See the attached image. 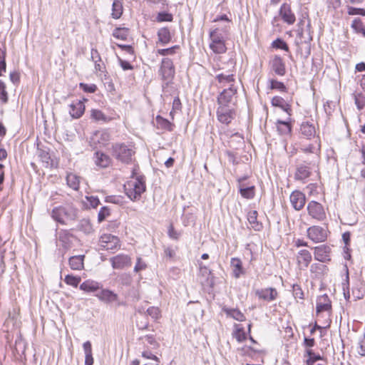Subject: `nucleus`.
<instances>
[{
  "label": "nucleus",
  "instance_id": "f257e3e1",
  "mask_svg": "<svg viewBox=\"0 0 365 365\" xmlns=\"http://www.w3.org/2000/svg\"><path fill=\"white\" fill-rule=\"evenodd\" d=\"M229 35V26H224L210 31V48L215 53H224L227 51L225 40Z\"/></svg>",
  "mask_w": 365,
  "mask_h": 365
},
{
  "label": "nucleus",
  "instance_id": "f03ea898",
  "mask_svg": "<svg viewBox=\"0 0 365 365\" xmlns=\"http://www.w3.org/2000/svg\"><path fill=\"white\" fill-rule=\"evenodd\" d=\"M112 155L123 163L130 164L133 161V157L135 153V147L132 144L116 143L111 148Z\"/></svg>",
  "mask_w": 365,
  "mask_h": 365
},
{
  "label": "nucleus",
  "instance_id": "7ed1b4c3",
  "mask_svg": "<svg viewBox=\"0 0 365 365\" xmlns=\"http://www.w3.org/2000/svg\"><path fill=\"white\" fill-rule=\"evenodd\" d=\"M145 177L143 175L133 178L124 185L125 194L131 200H138L145 191Z\"/></svg>",
  "mask_w": 365,
  "mask_h": 365
},
{
  "label": "nucleus",
  "instance_id": "20e7f679",
  "mask_svg": "<svg viewBox=\"0 0 365 365\" xmlns=\"http://www.w3.org/2000/svg\"><path fill=\"white\" fill-rule=\"evenodd\" d=\"M51 216L56 222L62 225H66L68 220H76V212L72 208L60 206L53 209Z\"/></svg>",
  "mask_w": 365,
  "mask_h": 365
},
{
  "label": "nucleus",
  "instance_id": "39448f33",
  "mask_svg": "<svg viewBox=\"0 0 365 365\" xmlns=\"http://www.w3.org/2000/svg\"><path fill=\"white\" fill-rule=\"evenodd\" d=\"M237 88L233 85L224 89L217 96L218 106L233 107L237 100Z\"/></svg>",
  "mask_w": 365,
  "mask_h": 365
},
{
  "label": "nucleus",
  "instance_id": "423d86ee",
  "mask_svg": "<svg viewBox=\"0 0 365 365\" xmlns=\"http://www.w3.org/2000/svg\"><path fill=\"white\" fill-rule=\"evenodd\" d=\"M110 139V134L107 130H96L90 138V144L94 148H101L107 145Z\"/></svg>",
  "mask_w": 365,
  "mask_h": 365
},
{
  "label": "nucleus",
  "instance_id": "0eeeda50",
  "mask_svg": "<svg viewBox=\"0 0 365 365\" xmlns=\"http://www.w3.org/2000/svg\"><path fill=\"white\" fill-rule=\"evenodd\" d=\"M307 209L312 218L317 221H323L326 219L324 207L319 202L312 200L308 203Z\"/></svg>",
  "mask_w": 365,
  "mask_h": 365
},
{
  "label": "nucleus",
  "instance_id": "6e6552de",
  "mask_svg": "<svg viewBox=\"0 0 365 365\" xmlns=\"http://www.w3.org/2000/svg\"><path fill=\"white\" fill-rule=\"evenodd\" d=\"M99 244L104 250L110 251L116 250L120 247L119 238L110 234L103 235L100 238Z\"/></svg>",
  "mask_w": 365,
  "mask_h": 365
},
{
  "label": "nucleus",
  "instance_id": "1a4fd4ad",
  "mask_svg": "<svg viewBox=\"0 0 365 365\" xmlns=\"http://www.w3.org/2000/svg\"><path fill=\"white\" fill-rule=\"evenodd\" d=\"M307 236L315 243L323 242L327 238V230L320 226L314 225L307 229Z\"/></svg>",
  "mask_w": 365,
  "mask_h": 365
},
{
  "label": "nucleus",
  "instance_id": "9d476101",
  "mask_svg": "<svg viewBox=\"0 0 365 365\" xmlns=\"http://www.w3.org/2000/svg\"><path fill=\"white\" fill-rule=\"evenodd\" d=\"M235 115L233 107L218 106L217 109V120L225 125H228L234 119Z\"/></svg>",
  "mask_w": 365,
  "mask_h": 365
},
{
  "label": "nucleus",
  "instance_id": "9b49d317",
  "mask_svg": "<svg viewBox=\"0 0 365 365\" xmlns=\"http://www.w3.org/2000/svg\"><path fill=\"white\" fill-rule=\"evenodd\" d=\"M160 74L164 81L171 80L175 75V67L170 58H165L162 60Z\"/></svg>",
  "mask_w": 365,
  "mask_h": 365
},
{
  "label": "nucleus",
  "instance_id": "f8f14e48",
  "mask_svg": "<svg viewBox=\"0 0 365 365\" xmlns=\"http://www.w3.org/2000/svg\"><path fill=\"white\" fill-rule=\"evenodd\" d=\"M300 150L305 153H312L314 155V159L312 162H313V165H316L318 163L321 150L320 140L319 139H315L314 143L309 145L302 144Z\"/></svg>",
  "mask_w": 365,
  "mask_h": 365
},
{
  "label": "nucleus",
  "instance_id": "ddd939ff",
  "mask_svg": "<svg viewBox=\"0 0 365 365\" xmlns=\"http://www.w3.org/2000/svg\"><path fill=\"white\" fill-rule=\"evenodd\" d=\"M113 269H121L131 266L130 257L124 254H120L110 259Z\"/></svg>",
  "mask_w": 365,
  "mask_h": 365
},
{
  "label": "nucleus",
  "instance_id": "4468645a",
  "mask_svg": "<svg viewBox=\"0 0 365 365\" xmlns=\"http://www.w3.org/2000/svg\"><path fill=\"white\" fill-rule=\"evenodd\" d=\"M255 293L259 299H262L266 302L274 301L278 297V292L277 289L272 287L258 289L255 290Z\"/></svg>",
  "mask_w": 365,
  "mask_h": 365
},
{
  "label": "nucleus",
  "instance_id": "2eb2a0df",
  "mask_svg": "<svg viewBox=\"0 0 365 365\" xmlns=\"http://www.w3.org/2000/svg\"><path fill=\"white\" fill-rule=\"evenodd\" d=\"M314 165L313 162L299 165L294 174L295 180L304 182L311 175L312 166Z\"/></svg>",
  "mask_w": 365,
  "mask_h": 365
},
{
  "label": "nucleus",
  "instance_id": "dca6fc26",
  "mask_svg": "<svg viewBox=\"0 0 365 365\" xmlns=\"http://www.w3.org/2000/svg\"><path fill=\"white\" fill-rule=\"evenodd\" d=\"M290 202L294 210H301L306 202L305 195L299 190L293 191L290 195Z\"/></svg>",
  "mask_w": 365,
  "mask_h": 365
},
{
  "label": "nucleus",
  "instance_id": "f3484780",
  "mask_svg": "<svg viewBox=\"0 0 365 365\" xmlns=\"http://www.w3.org/2000/svg\"><path fill=\"white\" fill-rule=\"evenodd\" d=\"M87 100L83 98V101H76L69 105V114L73 118H81L85 111L84 101Z\"/></svg>",
  "mask_w": 365,
  "mask_h": 365
},
{
  "label": "nucleus",
  "instance_id": "a211bd4d",
  "mask_svg": "<svg viewBox=\"0 0 365 365\" xmlns=\"http://www.w3.org/2000/svg\"><path fill=\"white\" fill-rule=\"evenodd\" d=\"M100 289L101 290L95 294L100 301L108 304L118 302V296L117 294L108 289L101 288Z\"/></svg>",
  "mask_w": 365,
  "mask_h": 365
},
{
  "label": "nucleus",
  "instance_id": "6ab92c4d",
  "mask_svg": "<svg viewBox=\"0 0 365 365\" xmlns=\"http://www.w3.org/2000/svg\"><path fill=\"white\" fill-rule=\"evenodd\" d=\"M246 179V177L238 179L239 192L242 197L252 199L255 195V187L254 185L246 186L243 182Z\"/></svg>",
  "mask_w": 365,
  "mask_h": 365
},
{
  "label": "nucleus",
  "instance_id": "aec40b11",
  "mask_svg": "<svg viewBox=\"0 0 365 365\" xmlns=\"http://www.w3.org/2000/svg\"><path fill=\"white\" fill-rule=\"evenodd\" d=\"M279 13L282 20L287 24L292 25L295 22V15L289 4H283L279 9Z\"/></svg>",
  "mask_w": 365,
  "mask_h": 365
},
{
  "label": "nucleus",
  "instance_id": "412c9836",
  "mask_svg": "<svg viewBox=\"0 0 365 365\" xmlns=\"http://www.w3.org/2000/svg\"><path fill=\"white\" fill-rule=\"evenodd\" d=\"M312 255L309 251L307 250H300L297 255V262L299 267L301 269H304L308 267L312 261Z\"/></svg>",
  "mask_w": 365,
  "mask_h": 365
},
{
  "label": "nucleus",
  "instance_id": "4be33fe9",
  "mask_svg": "<svg viewBox=\"0 0 365 365\" xmlns=\"http://www.w3.org/2000/svg\"><path fill=\"white\" fill-rule=\"evenodd\" d=\"M272 70L278 76H282L286 73L285 64L279 56H274L270 61Z\"/></svg>",
  "mask_w": 365,
  "mask_h": 365
},
{
  "label": "nucleus",
  "instance_id": "5701e85b",
  "mask_svg": "<svg viewBox=\"0 0 365 365\" xmlns=\"http://www.w3.org/2000/svg\"><path fill=\"white\" fill-rule=\"evenodd\" d=\"M330 248L329 247L322 245L314 248V258L320 262H326L330 260L329 258Z\"/></svg>",
  "mask_w": 365,
  "mask_h": 365
},
{
  "label": "nucleus",
  "instance_id": "b1692460",
  "mask_svg": "<svg viewBox=\"0 0 365 365\" xmlns=\"http://www.w3.org/2000/svg\"><path fill=\"white\" fill-rule=\"evenodd\" d=\"M331 308V301L327 294L320 296L317 299L316 309L318 314L323 312H329Z\"/></svg>",
  "mask_w": 365,
  "mask_h": 365
},
{
  "label": "nucleus",
  "instance_id": "393cba45",
  "mask_svg": "<svg viewBox=\"0 0 365 365\" xmlns=\"http://www.w3.org/2000/svg\"><path fill=\"white\" fill-rule=\"evenodd\" d=\"M110 163L111 160L108 155L98 151L95 153V163L98 167L106 168L110 165Z\"/></svg>",
  "mask_w": 365,
  "mask_h": 365
},
{
  "label": "nucleus",
  "instance_id": "a878e982",
  "mask_svg": "<svg viewBox=\"0 0 365 365\" xmlns=\"http://www.w3.org/2000/svg\"><path fill=\"white\" fill-rule=\"evenodd\" d=\"M102 287L103 285L101 283L91 279L86 280L80 285V289L86 292H97Z\"/></svg>",
  "mask_w": 365,
  "mask_h": 365
},
{
  "label": "nucleus",
  "instance_id": "bb28decb",
  "mask_svg": "<svg viewBox=\"0 0 365 365\" xmlns=\"http://www.w3.org/2000/svg\"><path fill=\"white\" fill-rule=\"evenodd\" d=\"M215 78L221 86H228L230 87L231 85L234 86V83H235L233 73H219L216 76Z\"/></svg>",
  "mask_w": 365,
  "mask_h": 365
},
{
  "label": "nucleus",
  "instance_id": "cd10ccee",
  "mask_svg": "<svg viewBox=\"0 0 365 365\" xmlns=\"http://www.w3.org/2000/svg\"><path fill=\"white\" fill-rule=\"evenodd\" d=\"M36 155L39 160L43 163V166L46 168H51L53 165L52 160L51 159V156L48 150H45L43 148H38Z\"/></svg>",
  "mask_w": 365,
  "mask_h": 365
},
{
  "label": "nucleus",
  "instance_id": "c85d7f7f",
  "mask_svg": "<svg viewBox=\"0 0 365 365\" xmlns=\"http://www.w3.org/2000/svg\"><path fill=\"white\" fill-rule=\"evenodd\" d=\"M230 265L232 268L233 276L235 278H239L244 274L242 263L239 258L233 257L231 259Z\"/></svg>",
  "mask_w": 365,
  "mask_h": 365
},
{
  "label": "nucleus",
  "instance_id": "c756f323",
  "mask_svg": "<svg viewBox=\"0 0 365 365\" xmlns=\"http://www.w3.org/2000/svg\"><path fill=\"white\" fill-rule=\"evenodd\" d=\"M300 130L302 135L307 139H311L312 137H314L316 133L314 126L308 122L302 123Z\"/></svg>",
  "mask_w": 365,
  "mask_h": 365
},
{
  "label": "nucleus",
  "instance_id": "7c9ffc66",
  "mask_svg": "<svg viewBox=\"0 0 365 365\" xmlns=\"http://www.w3.org/2000/svg\"><path fill=\"white\" fill-rule=\"evenodd\" d=\"M247 220L252 229L259 231L262 228V223L257 221V212L251 210L247 213Z\"/></svg>",
  "mask_w": 365,
  "mask_h": 365
},
{
  "label": "nucleus",
  "instance_id": "2f4dec72",
  "mask_svg": "<svg viewBox=\"0 0 365 365\" xmlns=\"http://www.w3.org/2000/svg\"><path fill=\"white\" fill-rule=\"evenodd\" d=\"M84 255H76L70 257L69 266L73 270H81L83 268Z\"/></svg>",
  "mask_w": 365,
  "mask_h": 365
},
{
  "label": "nucleus",
  "instance_id": "473e14b6",
  "mask_svg": "<svg viewBox=\"0 0 365 365\" xmlns=\"http://www.w3.org/2000/svg\"><path fill=\"white\" fill-rule=\"evenodd\" d=\"M81 178L74 173H68L66 176V182L69 187L74 190H78L79 188Z\"/></svg>",
  "mask_w": 365,
  "mask_h": 365
},
{
  "label": "nucleus",
  "instance_id": "72a5a7b5",
  "mask_svg": "<svg viewBox=\"0 0 365 365\" xmlns=\"http://www.w3.org/2000/svg\"><path fill=\"white\" fill-rule=\"evenodd\" d=\"M223 311L228 317H230L237 321L243 322L245 320V316L238 309L224 308Z\"/></svg>",
  "mask_w": 365,
  "mask_h": 365
},
{
  "label": "nucleus",
  "instance_id": "f704fd0d",
  "mask_svg": "<svg viewBox=\"0 0 365 365\" xmlns=\"http://www.w3.org/2000/svg\"><path fill=\"white\" fill-rule=\"evenodd\" d=\"M72 237L73 235L68 230H61L59 232L58 239L65 248H68L71 244V238Z\"/></svg>",
  "mask_w": 365,
  "mask_h": 365
},
{
  "label": "nucleus",
  "instance_id": "c9c22d12",
  "mask_svg": "<svg viewBox=\"0 0 365 365\" xmlns=\"http://www.w3.org/2000/svg\"><path fill=\"white\" fill-rule=\"evenodd\" d=\"M277 129L280 135H288L291 133V125L287 121L277 120Z\"/></svg>",
  "mask_w": 365,
  "mask_h": 365
},
{
  "label": "nucleus",
  "instance_id": "e433bc0d",
  "mask_svg": "<svg viewBox=\"0 0 365 365\" xmlns=\"http://www.w3.org/2000/svg\"><path fill=\"white\" fill-rule=\"evenodd\" d=\"M77 230L86 234H90L93 232V227L88 219H82L78 224Z\"/></svg>",
  "mask_w": 365,
  "mask_h": 365
},
{
  "label": "nucleus",
  "instance_id": "4c0bfd02",
  "mask_svg": "<svg viewBox=\"0 0 365 365\" xmlns=\"http://www.w3.org/2000/svg\"><path fill=\"white\" fill-rule=\"evenodd\" d=\"M159 41L163 44H166L170 42L171 35L170 30L168 28H162L158 32Z\"/></svg>",
  "mask_w": 365,
  "mask_h": 365
},
{
  "label": "nucleus",
  "instance_id": "58836bf2",
  "mask_svg": "<svg viewBox=\"0 0 365 365\" xmlns=\"http://www.w3.org/2000/svg\"><path fill=\"white\" fill-rule=\"evenodd\" d=\"M123 14V5L119 0H114L112 5V17L115 19H119Z\"/></svg>",
  "mask_w": 365,
  "mask_h": 365
},
{
  "label": "nucleus",
  "instance_id": "ea45409f",
  "mask_svg": "<svg viewBox=\"0 0 365 365\" xmlns=\"http://www.w3.org/2000/svg\"><path fill=\"white\" fill-rule=\"evenodd\" d=\"M156 123L158 128L165 129L169 131H172L173 130L174 125L168 120L160 115H158L156 117Z\"/></svg>",
  "mask_w": 365,
  "mask_h": 365
},
{
  "label": "nucleus",
  "instance_id": "a19ab883",
  "mask_svg": "<svg viewBox=\"0 0 365 365\" xmlns=\"http://www.w3.org/2000/svg\"><path fill=\"white\" fill-rule=\"evenodd\" d=\"M312 40V36L309 34L308 37L304 39V43L302 44L300 47L301 55L304 58H307L311 53V46L310 42Z\"/></svg>",
  "mask_w": 365,
  "mask_h": 365
},
{
  "label": "nucleus",
  "instance_id": "79ce46f5",
  "mask_svg": "<svg viewBox=\"0 0 365 365\" xmlns=\"http://www.w3.org/2000/svg\"><path fill=\"white\" fill-rule=\"evenodd\" d=\"M113 36L115 38L125 41L129 36V29L127 28H116L113 31Z\"/></svg>",
  "mask_w": 365,
  "mask_h": 365
},
{
  "label": "nucleus",
  "instance_id": "37998d69",
  "mask_svg": "<svg viewBox=\"0 0 365 365\" xmlns=\"http://www.w3.org/2000/svg\"><path fill=\"white\" fill-rule=\"evenodd\" d=\"M91 116L96 121L108 122L110 118L106 116L101 110L98 109H92L91 111Z\"/></svg>",
  "mask_w": 365,
  "mask_h": 365
},
{
  "label": "nucleus",
  "instance_id": "c03bdc74",
  "mask_svg": "<svg viewBox=\"0 0 365 365\" xmlns=\"http://www.w3.org/2000/svg\"><path fill=\"white\" fill-rule=\"evenodd\" d=\"M351 28L358 34H362L365 36V27L362 21L359 18L353 20Z\"/></svg>",
  "mask_w": 365,
  "mask_h": 365
},
{
  "label": "nucleus",
  "instance_id": "a18cd8bd",
  "mask_svg": "<svg viewBox=\"0 0 365 365\" xmlns=\"http://www.w3.org/2000/svg\"><path fill=\"white\" fill-rule=\"evenodd\" d=\"M364 288L361 283L352 289V295L355 301L362 299L364 296Z\"/></svg>",
  "mask_w": 365,
  "mask_h": 365
},
{
  "label": "nucleus",
  "instance_id": "49530a36",
  "mask_svg": "<svg viewBox=\"0 0 365 365\" xmlns=\"http://www.w3.org/2000/svg\"><path fill=\"white\" fill-rule=\"evenodd\" d=\"M182 109V104L180 98L175 97L173 102L172 110L170 112V116L172 119H174V115L176 113L180 111Z\"/></svg>",
  "mask_w": 365,
  "mask_h": 365
},
{
  "label": "nucleus",
  "instance_id": "de8ad7c7",
  "mask_svg": "<svg viewBox=\"0 0 365 365\" xmlns=\"http://www.w3.org/2000/svg\"><path fill=\"white\" fill-rule=\"evenodd\" d=\"M64 282L68 285H71L73 287H77L81 282V277L67 274L65 277Z\"/></svg>",
  "mask_w": 365,
  "mask_h": 365
},
{
  "label": "nucleus",
  "instance_id": "09e8293b",
  "mask_svg": "<svg viewBox=\"0 0 365 365\" xmlns=\"http://www.w3.org/2000/svg\"><path fill=\"white\" fill-rule=\"evenodd\" d=\"M168 235L169 237L174 240H178L182 235L180 231H178L174 228L173 224H170L168 229Z\"/></svg>",
  "mask_w": 365,
  "mask_h": 365
},
{
  "label": "nucleus",
  "instance_id": "8fccbe9b",
  "mask_svg": "<svg viewBox=\"0 0 365 365\" xmlns=\"http://www.w3.org/2000/svg\"><path fill=\"white\" fill-rule=\"evenodd\" d=\"M6 86L4 82L0 80V100L3 103H6L9 100Z\"/></svg>",
  "mask_w": 365,
  "mask_h": 365
},
{
  "label": "nucleus",
  "instance_id": "3c124183",
  "mask_svg": "<svg viewBox=\"0 0 365 365\" xmlns=\"http://www.w3.org/2000/svg\"><path fill=\"white\" fill-rule=\"evenodd\" d=\"M344 296L346 300H349L350 299V292H349V272L346 269V276L345 282L342 284Z\"/></svg>",
  "mask_w": 365,
  "mask_h": 365
},
{
  "label": "nucleus",
  "instance_id": "603ef678",
  "mask_svg": "<svg viewBox=\"0 0 365 365\" xmlns=\"http://www.w3.org/2000/svg\"><path fill=\"white\" fill-rule=\"evenodd\" d=\"M173 19V15L168 12L158 13L156 20L158 22L168 21L170 22Z\"/></svg>",
  "mask_w": 365,
  "mask_h": 365
},
{
  "label": "nucleus",
  "instance_id": "864d4df0",
  "mask_svg": "<svg viewBox=\"0 0 365 365\" xmlns=\"http://www.w3.org/2000/svg\"><path fill=\"white\" fill-rule=\"evenodd\" d=\"M347 13L350 16L360 15L365 16V9L362 8H355L352 6H348Z\"/></svg>",
  "mask_w": 365,
  "mask_h": 365
},
{
  "label": "nucleus",
  "instance_id": "5fc2aeb1",
  "mask_svg": "<svg viewBox=\"0 0 365 365\" xmlns=\"http://www.w3.org/2000/svg\"><path fill=\"white\" fill-rule=\"evenodd\" d=\"M272 46L276 48H280L286 51H289V47L287 43L281 38H277L272 43Z\"/></svg>",
  "mask_w": 365,
  "mask_h": 365
},
{
  "label": "nucleus",
  "instance_id": "6e6d98bb",
  "mask_svg": "<svg viewBox=\"0 0 365 365\" xmlns=\"http://www.w3.org/2000/svg\"><path fill=\"white\" fill-rule=\"evenodd\" d=\"M270 88L272 89H276L279 91L284 92L286 91V86L282 82L278 81L277 80H270Z\"/></svg>",
  "mask_w": 365,
  "mask_h": 365
},
{
  "label": "nucleus",
  "instance_id": "4d7b16f0",
  "mask_svg": "<svg viewBox=\"0 0 365 365\" xmlns=\"http://www.w3.org/2000/svg\"><path fill=\"white\" fill-rule=\"evenodd\" d=\"M355 104L359 110H362L365 106V97L363 94H358L354 98Z\"/></svg>",
  "mask_w": 365,
  "mask_h": 365
},
{
  "label": "nucleus",
  "instance_id": "13d9d810",
  "mask_svg": "<svg viewBox=\"0 0 365 365\" xmlns=\"http://www.w3.org/2000/svg\"><path fill=\"white\" fill-rule=\"evenodd\" d=\"M148 315H150L153 319L157 320L160 317V311L158 307H151L147 309Z\"/></svg>",
  "mask_w": 365,
  "mask_h": 365
},
{
  "label": "nucleus",
  "instance_id": "bf43d9fd",
  "mask_svg": "<svg viewBox=\"0 0 365 365\" xmlns=\"http://www.w3.org/2000/svg\"><path fill=\"white\" fill-rule=\"evenodd\" d=\"M357 352L361 356H365V333L358 343Z\"/></svg>",
  "mask_w": 365,
  "mask_h": 365
},
{
  "label": "nucleus",
  "instance_id": "052dcab7",
  "mask_svg": "<svg viewBox=\"0 0 365 365\" xmlns=\"http://www.w3.org/2000/svg\"><path fill=\"white\" fill-rule=\"evenodd\" d=\"M110 215V209L107 207H103L100 210L98 215V220L99 222L103 221L107 216Z\"/></svg>",
  "mask_w": 365,
  "mask_h": 365
},
{
  "label": "nucleus",
  "instance_id": "680f3d73",
  "mask_svg": "<svg viewBox=\"0 0 365 365\" xmlns=\"http://www.w3.org/2000/svg\"><path fill=\"white\" fill-rule=\"evenodd\" d=\"M292 292L295 299H302L304 298V292L299 285L294 284L292 287Z\"/></svg>",
  "mask_w": 365,
  "mask_h": 365
},
{
  "label": "nucleus",
  "instance_id": "e2e57ef3",
  "mask_svg": "<svg viewBox=\"0 0 365 365\" xmlns=\"http://www.w3.org/2000/svg\"><path fill=\"white\" fill-rule=\"evenodd\" d=\"M80 88L85 92L88 93H94L97 90V86L95 84H86V83H80Z\"/></svg>",
  "mask_w": 365,
  "mask_h": 365
},
{
  "label": "nucleus",
  "instance_id": "0e129e2a",
  "mask_svg": "<svg viewBox=\"0 0 365 365\" xmlns=\"http://www.w3.org/2000/svg\"><path fill=\"white\" fill-rule=\"evenodd\" d=\"M272 104L274 106L284 108L285 106V101L279 96H275L272 99Z\"/></svg>",
  "mask_w": 365,
  "mask_h": 365
},
{
  "label": "nucleus",
  "instance_id": "69168bd1",
  "mask_svg": "<svg viewBox=\"0 0 365 365\" xmlns=\"http://www.w3.org/2000/svg\"><path fill=\"white\" fill-rule=\"evenodd\" d=\"M234 336L239 342H242L246 339L245 333L242 329H237L234 334Z\"/></svg>",
  "mask_w": 365,
  "mask_h": 365
},
{
  "label": "nucleus",
  "instance_id": "338daca9",
  "mask_svg": "<svg viewBox=\"0 0 365 365\" xmlns=\"http://www.w3.org/2000/svg\"><path fill=\"white\" fill-rule=\"evenodd\" d=\"M142 356L144 359L149 360V361H160L159 359L155 355L152 354L150 351H143L142 352Z\"/></svg>",
  "mask_w": 365,
  "mask_h": 365
},
{
  "label": "nucleus",
  "instance_id": "774afa93",
  "mask_svg": "<svg viewBox=\"0 0 365 365\" xmlns=\"http://www.w3.org/2000/svg\"><path fill=\"white\" fill-rule=\"evenodd\" d=\"M323 358L319 354H314L311 357H308L306 360L307 365H314V364L319 360H322Z\"/></svg>",
  "mask_w": 365,
  "mask_h": 365
}]
</instances>
